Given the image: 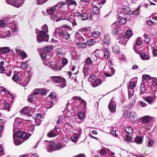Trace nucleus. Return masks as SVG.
I'll list each match as a JSON object with an SVG mask.
<instances>
[{
    "label": "nucleus",
    "mask_w": 157,
    "mask_h": 157,
    "mask_svg": "<svg viewBox=\"0 0 157 157\" xmlns=\"http://www.w3.org/2000/svg\"><path fill=\"white\" fill-rule=\"evenodd\" d=\"M81 15V13H75L74 16H72L71 17H65L64 18L63 16L61 17L60 15L58 14L57 17H54L53 16L52 17V18L57 21L63 19L68 20L72 23L73 26H74L77 25L76 21H80L82 20L80 19Z\"/></svg>",
    "instance_id": "f257e3e1"
},
{
    "label": "nucleus",
    "mask_w": 157,
    "mask_h": 157,
    "mask_svg": "<svg viewBox=\"0 0 157 157\" xmlns=\"http://www.w3.org/2000/svg\"><path fill=\"white\" fill-rule=\"evenodd\" d=\"M6 24L9 25L7 27H3V38L9 37L14 32H17L18 30L17 24L16 22L10 23V22H8Z\"/></svg>",
    "instance_id": "f03ea898"
},
{
    "label": "nucleus",
    "mask_w": 157,
    "mask_h": 157,
    "mask_svg": "<svg viewBox=\"0 0 157 157\" xmlns=\"http://www.w3.org/2000/svg\"><path fill=\"white\" fill-rule=\"evenodd\" d=\"M42 29L41 31L38 29L36 31V33L37 34V40L39 43H40L43 41H47L49 39V36L47 34L48 32L47 25L46 24L42 26Z\"/></svg>",
    "instance_id": "7ed1b4c3"
},
{
    "label": "nucleus",
    "mask_w": 157,
    "mask_h": 157,
    "mask_svg": "<svg viewBox=\"0 0 157 157\" xmlns=\"http://www.w3.org/2000/svg\"><path fill=\"white\" fill-rule=\"evenodd\" d=\"M65 2H59L56 4L54 6L51 7L49 8H48V9L47 10V12H48L49 14L52 15L51 16V18L54 21H57L56 20H54L52 18V16H54V17H57L58 14L60 15H61V14H58L57 15H56L55 14H53V13H54V12L57 10H58L59 9L61 8L62 6L63 5H64L65 4Z\"/></svg>",
    "instance_id": "20e7f679"
},
{
    "label": "nucleus",
    "mask_w": 157,
    "mask_h": 157,
    "mask_svg": "<svg viewBox=\"0 0 157 157\" xmlns=\"http://www.w3.org/2000/svg\"><path fill=\"white\" fill-rule=\"evenodd\" d=\"M65 144H61V143H58L56 144L54 142H49L47 147V149L48 151L51 152L54 151L59 150L63 148Z\"/></svg>",
    "instance_id": "39448f33"
},
{
    "label": "nucleus",
    "mask_w": 157,
    "mask_h": 157,
    "mask_svg": "<svg viewBox=\"0 0 157 157\" xmlns=\"http://www.w3.org/2000/svg\"><path fill=\"white\" fill-rule=\"evenodd\" d=\"M24 120L18 117L16 118L15 120L13 125V132L17 133L19 129H21L24 127Z\"/></svg>",
    "instance_id": "423d86ee"
},
{
    "label": "nucleus",
    "mask_w": 157,
    "mask_h": 157,
    "mask_svg": "<svg viewBox=\"0 0 157 157\" xmlns=\"http://www.w3.org/2000/svg\"><path fill=\"white\" fill-rule=\"evenodd\" d=\"M52 80L56 83L60 84L61 87L63 88L67 85V82L65 78L60 76H54L51 77Z\"/></svg>",
    "instance_id": "0eeeda50"
},
{
    "label": "nucleus",
    "mask_w": 157,
    "mask_h": 157,
    "mask_svg": "<svg viewBox=\"0 0 157 157\" xmlns=\"http://www.w3.org/2000/svg\"><path fill=\"white\" fill-rule=\"evenodd\" d=\"M43 63L45 65L48 66L54 71L60 70L61 69V68L58 66V64L55 62L52 61L50 60L47 61L45 60H44Z\"/></svg>",
    "instance_id": "6e6552de"
},
{
    "label": "nucleus",
    "mask_w": 157,
    "mask_h": 157,
    "mask_svg": "<svg viewBox=\"0 0 157 157\" xmlns=\"http://www.w3.org/2000/svg\"><path fill=\"white\" fill-rule=\"evenodd\" d=\"M85 63L83 68V72L85 75H89L88 69L89 68V66L92 64L93 61L90 57H88L84 61Z\"/></svg>",
    "instance_id": "1a4fd4ad"
},
{
    "label": "nucleus",
    "mask_w": 157,
    "mask_h": 157,
    "mask_svg": "<svg viewBox=\"0 0 157 157\" xmlns=\"http://www.w3.org/2000/svg\"><path fill=\"white\" fill-rule=\"evenodd\" d=\"M105 75L106 77H110L113 75L115 73V70L109 65H106L104 69Z\"/></svg>",
    "instance_id": "9d476101"
},
{
    "label": "nucleus",
    "mask_w": 157,
    "mask_h": 157,
    "mask_svg": "<svg viewBox=\"0 0 157 157\" xmlns=\"http://www.w3.org/2000/svg\"><path fill=\"white\" fill-rule=\"evenodd\" d=\"M7 3L12 5L13 6L18 8L23 3L25 0H10V2L6 0Z\"/></svg>",
    "instance_id": "9b49d317"
},
{
    "label": "nucleus",
    "mask_w": 157,
    "mask_h": 157,
    "mask_svg": "<svg viewBox=\"0 0 157 157\" xmlns=\"http://www.w3.org/2000/svg\"><path fill=\"white\" fill-rule=\"evenodd\" d=\"M32 109L29 107H26L22 109L20 111L21 114L25 115L28 116H31L33 114V112L31 111Z\"/></svg>",
    "instance_id": "f8f14e48"
},
{
    "label": "nucleus",
    "mask_w": 157,
    "mask_h": 157,
    "mask_svg": "<svg viewBox=\"0 0 157 157\" xmlns=\"http://www.w3.org/2000/svg\"><path fill=\"white\" fill-rule=\"evenodd\" d=\"M121 11H122L123 13L124 12L127 14H129L130 13H131V14H132L131 9L128 6H126V5L123 6L122 10H118V13H119L120 14H121Z\"/></svg>",
    "instance_id": "ddd939ff"
},
{
    "label": "nucleus",
    "mask_w": 157,
    "mask_h": 157,
    "mask_svg": "<svg viewBox=\"0 0 157 157\" xmlns=\"http://www.w3.org/2000/svg\"><path fill=\"white\" fill-rule=\"evenodd\" d=\"M29 82V81L28 79L26 77H21L20 79H19L18 83L19 85L25 87L27 86Z\"/></svg>",
    "instance_id": "4468645a"
},
{
    "label": "nucleus",
    "mask_w": 157,
    "mask_h": 157,
    "mask_svg": "<svg viewBox=\"0 0 157 157\" xmlns=\"http://www.w3.org/2000/svg\"><path fill=\"white\" fill-rule=\"evenodd\" d=\"M142 43L141 39L140 37L138 38L136 41V44L133 47V48L136 53H139L140 52V50H138L139 48H137V47L141 45Z\"/></svg>",
    "instance_id": "2eb2a0df"
},
{
    "label": "nucleus",
    "mask_w": 157,
    "mask_h": 157,
    "mask_svg": "<svg viewBox=\"0 0 157 157\" xmlns=\"http://www.w3.org/2000/svg\"><path fill=\"white\" fill-rule=\"evenodd\" d=\"M64 30H63L61 28H57L55 32L54 35L57 37L60 38L62 36Z\"/></svg>",
    "instance_id": "dca6fc26"
},
{
    "label": "nucleus",
    "mask_w": 157,
    "mask_h": 157,
    "mask_svg": "<svg viewBox=\"0 0 157 157\" xmlns=\"http://www.w3.org/2000/svg\"><path fill=\"white\" fill-rule=\"evenodd\" d=\"M15 133H13V138L14 139V143L16 145H19L21 144L24 141L20 138L16 137H15Z\"/></svg>",
    "instance_id": "f3484780"
},
{
    "label": "nucleus",
    "mask_w": 157,
    "mask_h": 157,
    "mask_svg": "<svg viewBox=\"0 0 157 157\" xmlns=\"http://www.w3.org/2000/svg\"><path fill=\"white\" fill-rule=\"evenodd\" d=\"M129 118L132 122L137 120L136 114L133 111L129 113Z\"/></svg>",
    "instance_id": "a211bd4d"
},
{
    "label": "nucleus",
    "mask_w": 157,
    "mask_h": 157,
    "mask_svg": "<svg viewBox=\"0 0 157 157\" xmlns=\"http://www.w3.org/2000/svg\"><path fill=\"white\" fill-rule=\"evenodd\" d=\"M102 82V81L99 79H95L93 82L91 83V85L93 87H96L101 84Z\"/></svg>",
    "instance_id": "6ab92c4d"
},
{
    "label": "nucleus",
    "mask_w": 157,
    "mask_h": 157,
    "mask_svg": "<svg viewBox=\"0 0 157 157\" xmlns=\"http://www.w3.org/2000/svg\"><path fill=\"white\" fill-rule=\"evenodd\" d=\"M75 40H78L81 41H83L85 40L84 38L78 32L75 33Z\"/></svg>",
    "instance_id": "aec40b11"
},
{
    "label": "nucleus",
    "mask_w": 157,
    "mask_h": 157,
    "mask_svg": "<svg viewBox=\"0 0 157 157\" xmlns=\"http://www.w3.org/2000/svg\"><path fill=\"white\" fill-rule=\"evenodd\" d=\"M104 38L103 40V42L106 45L109 44L110 42V36L107 34H105L104 36Z\"/></svg>",
    "instance_id": "412c9836"
},
{
    "label": "nucleus",
    "mask_w": 157,
    "mask_h": 157,
    "mask_svg": "<svg viewBox=\"0 0 157 157\" xmlns=\"http://www.w3.org/2000/svg\"><path fill=\"white\" fill-rule=\"evenodd\" d=\"M111 113H114L116 111V105L115 104H109L108 106Z\"/></svg>",
    "instance_id": "4be33fe9"
},
{
    "label": "nucleus",
    "mask_w": 157,
    "mask_h": 157,
    "mask_svg": "<svg viewBox=\"0 0 157 157\" xmlns=\"http://www.w3.org/2000/svg\"><path fill=\"white\" fill-rule=\"evenodd\" d=\"M36 99L37 97L34 94H32L28 97V100L30 102H35Z\"/></svg>",
    "instance_id": "5701e85b"
},
{
    "label": "nucleus",
    "mask_w": 157,
    "mask_h": 157,
    "mask_svg": "<svg viewBox=\"0 0 157 157\" xmlns=\"http://www.w3.org/2000/svg\"><path fill=\"white\" fill-rule=\"evenodd\" d=\"M0 90L2 92H3L5 94L9 95L11 97L12 99H13V95L10 92H8L4 88L2 87H0Z\"/></svg>",
    "instance_id": "b1692460"
},
{
    "label": "nucleus",
    "mask_w": 157,
    "mask_h": 157,
    "mask_svg": "<svg viewBox=\"0 0 157 157\" xmlns=\"http://www.w3.org/2000/svg\"><path fill=\"white\" fill-rule=\"evenodd\" d=\"M10 22V23H11V22H13L12 20H11V19H9L8 21L5 22L4 21L2 20H0V26L2 27L4 26V25H5V27H7L9 25H7V23ZM13 22H15L14 21H13Z\"/></svg>",
    "instance_id": "393cba45"
},
{
    "label": "nucleus",
    "mask_w": 157,
    "mask_h": 157,
    "mask_svg": "<svg viewBox=\"0 0 157 157\" xmlns=\"http://www.w3.org/2000/svg\"><path fill=\"white\" fill-rule=\"evenodd\" d=\"M135 142L138 144H142L143 142V140L142 137L140 136H136L135 138Z\"/></svg>",
    "instance_id": "a878e982"
},
{
    "label": "nucleus",
    "mask_w": 157,
    "mask_h": 157,
    "mask_svg": "<svg viewBox=\"0 0 157 157\" xmlns=\"http://www.w3.org/2000/svg\"><path fill=\"white\" fill-rule=\"evenodd\" d=\"M143 122L144 123H147L150 121L152 119L151 118L148 116H146L142 118Z\"/></svg>",
    "instance_id": "bb28decb"
},
{
    "label": "nucleus",
    "mask_w": 157,
    "mask_h": 157,
    "mask_svg": "<svg viewBox=\"0 0 157 157\" xmlns=\"http://www.w3.org/2000/svg\"><path fill=\"white\" fill-rule=\"evenodd\" d=\"M2 106L3 107V109L6 110L8 111H10V106L8 103L5 102L2 104Z\"/></svg>",
    "instance_id": "cd10ccee"
},
{
    "label": "nucleus",
    "mask_w": 157,
    "mask_h": 157,
    "mask_svg": "<svg viewBox=\"0 0 157 157\" xmlns=\"http://www.w3.org/2000/svg\"><path fill=\"white\" fill-rule=\"evenodd\" d=\"M65 117L63 115L59 116L58 118L57 124L58 125L60 124V123L64 122L63 120L65 119Z\"/></svg>",
    "instance_id": "c85d7f7f"
},
{
    "label": "nucleus",
    "mask_w": 157,
    "mask_h": 157,
    "mask_svg": "<svg viewBox=\"0 0 157 157\" xmlns=\"http://www.w3.org/2000/svg\"><path fill=\"white\" fill-rule=\"evenodd\" d=\"M104 57L105 59H108L110 56V52L109 50L106 48H105L103 51Z\"/></svg>",
    "instance_id": "c756f323"
},
{
    "label": "nucleus",
    "mask_w": 157,
    "mask_h": 157,
    "mask_svg": "<svg viewBox=\"0 0 157 157\" xmlns=\"http://www.w3.org/2000/svg\"><path fill=\"white\" fill-rule=\"evenodd\" d=\"M140 56L142 59L143 60H148L150 59V57L148 55H146L144 53L140 54Z\"/></svg>",
    "instance_id": "7c9ffc66"
},
{
    "label": "nucleus",
    "mask_w": 157,
    "mask_h": 157,
    "mask_svg": "<svg viewBox=\"0 0 157 157\" xmlns=\"http://www.w3.org/2000/svg\"><path fill=\"white\" fill-rule=\"evenodd\" d=\"M57 135V133L55 132L54 130H52L48 133L47 136L49 137H53L56 136Z\"/></svg>",
    "instance_id": "2f4dec72"
},
{
    "label": "nucleus",
    "mask_w": 157,
    "mask_h": 157,
    "mask_svg": "<svg viewBox=\"0 0 157 157\" xmlns=\"http://www.w3.org/2000/svg\"><path fill=\"white\" fill-rule=\"evenodd\" d=\"M118 22H115L112 25V27H116V28H114L113 29L112 31V33L114 35L117 34L118 33V31L117 29V26L116 27V25L117 24H118Z\"/></svg>",
    "instance_id": "473e14b6"
},
{
    "label": "nucleus",
    "mask_w": 157,
    "mask_h": 157,
    "mask_svg": "<svg viewBox=\"0 0 157 157\" xmlns=\"http://www.w3.org/2000/svg\"><path fill=\"white\" fill-rule=\"evenodd\" d=\"M85 112L83 111L79 113L78 114L77 116L80 119L83 120L85 119Z\"/></svg>",
    "instance_id": "72a5a7b5"
},
{
    "label": "nucleus",
    "mask_w": 157,
    "mask_h": 157,
    "mask_svg": "<svg viewBox=\"0 0 157 157\" xmlns=\"http://www.w3.org/2000/svg\"><path fill=\"white\" fill-rule=\"evenodd\" d=\"M128 39L127 38H123V37L119 41V43L125 45H126Z\"/></svg>",
    "instance_id": "f704fd0d"
},
{
    "label": "nucleus",
    "mask_w": 157,
    "mask_h": 157,
    "mask_svg": "<svg viewBox=\"0 0 157 157\" xmlns=\"http://www.w3.org/2000/svg\"><path fill=\"white\" fill-rule=\"evenodd\" d=\"M1 48L2 52L4 54L9 53L10 50V48L7 47Z\"/></svg>",
    "instance_id": "c9c22d12"
},
{
    "label": "nucleus",
    "mask_w": 157,
    "mask_h": 157,
    "mask_svg": "<svg viewBox=\"0 0 157 157\" xmlns=\"http://www.w3.org/2000/svg\"><path fill=\"white\" fill-rule=\"evenodd\" d=\"M144 100L149 104H151L153 102L154 99L151 96H148L146 97Z\"/></svg>",
    "instance_id": "e433bc0d"
},
{
    "label": "nucleus",
    "mask_w": 157,
    "mask_h": 157,
    "mask_svg": "<svg viewBox=\"0 0 157 157\" xmlns=\"http://www.w3.org/2000/svg\"><path fill=\"white\" fill-rule=\"evenodd\" d=\"M62 38L63 39L67 40L70 38V36L68 33L65 30H64L63 32L62 35Z\"/></svg>",
    "instance_id": "4c0bfd02"
},
{
    "label": "nucleus",
    "mask_w": 157,
    "mask_h": 157,
    "mask_svg": "<svg viewBox=\"0 0 157 157\" xmlns=\"http://www.w3.org/2000/svg\"><path fill=\"white\" fill-rule=\"evenodd\" d=\"M21 77L17 74H14L12 78V79L14 81L18 83L19 79H20Z\"/></svg>",
    "instance_id": "58836bf2"
},
{
    "label": "nucleus",
    "mask_w": 157,
    "mask_h": 157,
    "mask_svg": "<svg viewBox=\"0 0 157 157\" xmlns=\"http://www.w3.org/2000/svg\"><path fill=\"white\" fill-rule=\"evenodd\" d=\"M127 134H131L133 133V130L132 128L130 127H127L124 129Z\"/></svg>",
    "instance_id": "ea45409f"
},
{
    "label": "nucleus",
    "mask_w": 157,
    "mask_h": 157,
    "mask_svg": "<svg viewBox=\"0 0 157 157\" xmlns=\"http://www.w3.org/2000/svg\"><path fill=\"white\" fill-rule=\"evenodd\" d=\"M119 23L121 25L124 24L126 22V20L125 18H124L121 16H119L117 18Z\"/></svg>",
    "instance_id": "a19ab883"
},
{
    "label": "nucleus",
    "mask_w": 157,
    "mask_h": 157,
    "mask_svg": "<svg viewBox=\"0 0 157 157\" xmlns=\"http://www.w3.org/2000/svg\"><path fill=\"white\" fill-rule=\"evenodd\" d=\"M65 2L66 3L64 5H66V6H71L72 4H76V2L72 0H68L65 2Z\"/></svg>",
    "instance_id": "79ce46f5"
},
{
    "label": "nucleus",
    "mask_w": 157,
    "mask_h": 157,
    "mask_svg": "<svg viewBox=\"0 0 157 157\" xmlns=\"http://www.w3.org/2000/svg\"><path fill=\"white\" fill-rule=\"evenodd\" d=\"M27 128V130L28 131L32 132L34 130V125L33 124L29 125L28 126Z\"/></svg>",
    "instance_id": "37998d69"
},
{
    "label": "nucleus",
    "mask_w": 157,
    "mask_h": 157,
    "mask_svg": "<svg viewBox=\"0 0 157 157\" xmlns=\"http://www.w3.org/2000/svg\"><path fill=\"white\" fill-rule=\"evenodd\" d=\"M88 18V16L86 13H84L82 14L81 13L80 19L82 21L86 20Z\"/></svg>",
    "instance_id": "c03bdc74"
},
{
    "label": "nucleus",
    "mask_w": 157,
    "mask_h": 157,
    "mask_svg": "<svg viewBox=\"0 0 157 157\" xmlns=\"http://www.w3.org/2000/svg\"><path fill=\"white\" fill-rule=\"evenodd\" d=\"M95 41L93 39H90L88 40L86 42V44L87 45L89 46H92L95 44Z\"/></svg>",
    "instance_id": "a18cd8bd"
},
{
    "label": "nucleus",
    "mask_w": 157,
    "mask_h": 157,
    "mask_svg": "<svg viewBox=\"0 0 157 157\" xmlns=\"http://www.w3.org/2000/svg\"><path fill=\"white\" fill-rule=\"evenodd\" d=\"M100 35V33L98 31H94L92 33V36L95 38L98 37Z\"/></svg>",
    "instance_id": "49530a36"
},
{
    "label": "nucleus",
    "mask_w": 157,
    "mask_h": 157,
    "mask_svg": "<svg viewBox=\"0 0 157 157\" xmlns=\"http://www.w3.org/2000/svg\"><path fill=\"white\" fill-rule=\"evenodd\" d=\"M76 45L79 48H84L86 47V44L82 42L77 43Z\"/></svg>",
    "instance_id": "de8ad7c7"
},
{
    "label": "nucleus",
    "mask_w": 157,
    "mask_h": 157,
    "mask_svg": "<svg viewBox=\"0 0 157 157\" xmlns=\"http://www.w3.org/2000/svg\"><path fill=\"white\" fill-rule=\"evenodd\" d=\"M113 51L116 54H118L119 53L120 48L118 46L115 45L113 48Z\"/></svg>",
    "instance_id": "09e8293b"
},
{
    "label": "nucleus",
    "mask_w": 157,
    "mask_h": 157,
    "mask_svg": "<svg viewBox=\"0 0 157 157\" xmlns=\"http://www.w3.org/2000/svg\"><path fill=\"white\" fill-rule=\"evenodd\" d=\"M46 107L48 109H49L51 108L53 105V102L52 101H50L49 102H46Z\"/></svg>",
    "instance_id": "8fccbe9b"
},
{
    "label": "nucleus",
    "mask_w": 157,
    "mask_h": 157,
    "mask_svg": "<svg viewBox=\"0 0 157 157\" xmlns=\"http://www.w3.org/2000/svg\"><path fill=\"white\" fill-rule=\"evenodd\" d=\"M21 136V139L22 140L23 139L27 140L29 139V136H27V134L25 132H23Z\"/></svg>",
    "instance_id": "3c124183"
},
{
    "label": "nucleus",
    "mask_w": 157,
    "mask_h": 157,
    "mask_svg": "<svg viewBox=\"0 0 157 157\" xmlns=\"http://www.w3.org/2000/svg\"><path fill=\"white\" fill-rule=\"evenodd\" d=\"M153 77H151L148 75H144L143 76L142 78L146 81H148L151 79Z\"/></svg>",
    "instance_id": "603ef678"
},
{
    "label": "nucleus",
    "mask_w": 157,
    "mask_h": 157,
    "mask_svg": "<svg viewBox=\"0 0 157 157\" xmlns=\"http://www.w3.org/2000/svg\"><path fill=\"white\" fill-rule=\"evenodd\" d=\"M147 24L149 25H155L156 22L153 21L151 20H149L147 21Z\"/></svg>",
    "instance_id": "864d4df0"
},
{
    "label": "nucleus",
    "mask_w": 157,
    "mask_h": 157,
    "mask_svg": "<svg viewBox=\"0 0 157 157\" xmlns=\"http://www.w3.org/2000/svg\"><path fill=\"white\" fill-rule=\"evenodd\" d=\"M93 11L94 13L98 14L99 12V9L98 7L95 6L93 8Z\"/></svg>",
    "instance_id": "5fc2aeb1"
},
{
    "label": "nucleus",
    "mask_w": 157,
    "mask_h": 157,
    "mask_svg": "<svg viewBox=\"0 0 157 157\" xmlns=\"http://www.w3.org/2000/svg\"><path fill=\"white\" fill-rule=\"evenodd\" d=\"M96 79V77L94 75L90 76L88 78V80L89 82H91V83L93 82L94 80Z\"/></svg>",
    "instance_id": "6e6d98bb"
},
{
    "label": "nucleus",
    "mask_w": 157,
    "mask_h": 157,
    "mask_svg": "<svg viewBox=\"0 0 157 157\" xmlns=\"http://www.w3.org/2000/svg\"><path fill=\"white\" fill-rule=\"evenodd\" d=\"M36 115L34 116V119L36 120V121H38V120H40L42 117L41 114L40 113H38L37 114H36Z\"/></svg>",
    "instance_id": "4d7b16f0"
},
{
    "label": "nucleus",
    "mask_w": 157,
    "mask_h": 157,
    "mask_svg": "<svg viewBox=\"0 0 157 157\" xmlns=\"http://www.w3.org/2000/svg\"><path fill=\"white\" fill-rule=\"evenodd\" d=\"M132 32L131 31L128 30L125 33V36L128 37H130L132 36Z\"/></svg>",
    "instance_id": "13d9d810"
},
{
    "label": "nucleus",
    "mask_w": 157,
    "mask_h": 157,
    "mask_svg": "<svg viewBox=\"0 0 157 157\" xmlns=\"http://www.w3.org/2000/svg\"><path fill=\"white\" fill-rule=\"evenodd\" d=\"M79 136H80V134H77V136H76V135H74V136H73L71 137V139H72V140L73 141L76 142L78 140V137L77 136L79 137Z\"/></svg>",
    "instance_id": "bf43d9fd"
},
{
    "label": "nucleus",
    "mask_w": 157,
    "mask_h": 157,
    "mask_svg": "<svg viewBox=\"0 0 157 157\" xmlns=\"http://www.w3.org/2000/svg\"><path fill=\"white\" fill-rule=\"evenodd\" d=\"M144 36L145 37L144 40L145 42L147 44H148L150 41V38L149 37L147 36L146 35H144Z\"/></svg>",
    "instance_id": "052dcab7"
},
{
    "label": "nucleus",
    "mask_w": 157,
    "mask_h": 157,
    "mask_svg": "<svg viewBox=\"0 0 157 157\" xmlns=\"http://www.w3.org/2000/svg\"><path fill=\"white\" fill-rule=\"evenodd\" d=\"M21 56L23 58L25 59L27 57V55L25 52H21L20 53Z\"/></svg>",
    "instance_id": "680f3d73"
},
{
    "label": "nucleus",
    "mask_w": 157,
    "mask_h": 157,
    "mask_svg": "<svg viewBox=\"0 0 157 157\" xmlns=\"http://www.w3.org/2000/svg\"><path fill=\"white\" fill-rule=\"evenodd\" d=\"M44 50L45 52H49L51 51V48L50 46H46L44 48Z\"/></svg>",
    "instance_id": "e2e57ef3"
},
{
    "label": "nucleus",
    "mask_w": 157,
    "mask_h": 157,
    "mask_svg": "<svg viewBox=\"0 0 157 157\" xmlns=\"http://www.w3.org/2000/svg\"><path fill=\"white\" fill-rule=\"evenodd\" d=\"M136 86V84L135 82H130L129 85V87L131 89H133Z\"/></svg>",
    "instance_id": "0e129e2a"
},
{
    "label": "nucleus",
    "mask_w": 157,
    "mask_h": 157,
    "mask_svg": "<svg viewBox=\"0 0 157 157\" xmlns=\"http://www.w3.org/2000/svg\"><path fill=\"white\" fill-rule=\"evenodd\" d=\"M40 93L39 94L42 95H43L45 94L46 90L43 89H39Z\"/></svg>",
    "instance_id": "69168bd1"
},
{
    "label": "nucleus",
    "mask_w": 157,
    "mask_h": 157,
    "mask_svg": "<svg viewBox=\"0 0 157 157\" xmlns=\"http://www.w3.org/2000/svg\"><path fill=\"white\" fill-rule=\"evenodd\" d=\"M136 100L135 98L132 99L131 100L130 103L129 105V107H131L135 103Z\"/></svg>",
    "instance_id": "338daca9"
},
{
    "label": "nucleus",
    "mask_w": 157,
    "mask_h": 157,
    "mask_svg": "<svg viewBox=\"0 0 157 157\" xmlns=\"http://www.w3.org/2000/svg\"><path fill=\"white\" fill-rule=\"evenodd\" d=\"M28 64L26 63L22 62L21 65V67L23 69H25L27 67Z\"/></svg>",
    "instance_id": "774afa93"
}]
</instances>
